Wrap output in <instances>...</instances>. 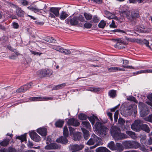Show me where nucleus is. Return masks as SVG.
<instances>
[{
    "instance_id": "nucleus-1",
    "label": "nucleus",
    "mask_w": 152,
    "mask_h": 152,
    "mask_svg": "<svg viewBox=\"0 0 152 152\" xmlns=\"http://www.w3.org/2000/svg\"><path fill=\"white\" fill-rule=\"evenodd\" d=\"M124 15L126 16L129 22L133 25L136 24V19L139 16V12L137 10H133L132 12L129 11H124L122 12Z\"/></svg>"
},
{
    "instance_id": "nucleus-2",
    "label": "nucleus",
    "mask_w": 152,
    "mask_h": 152,
    "mask_svg": "<svg viewBox=\"0 0 152 152\" xmlns=\"http://www.w3.org/2000/svg\"><path fill=\"white\" fill-rule=\"evenodd\" d=\"M94 126L96 131L101 137H103L106 135L107 128L103 124L97 122L95 124Z\"/></svg>"
},
{
    "instance_id": "nucleus-3",
    "label": "nucleus",
    "mask_w": 152,
    "mask_h": 152,
    "mask_svg": "<svg viewBox=\"0 0 152 152\" xmlns=\"http://www.w3.org/2000/svg\"><path fill=\"white\" fill-rule=\"evenodd\" d=\"M47 6L43 2H40L36 5H32L27 7V8L34 12L35 13H41V11L45 9Z\"/></svg>"
},
{
    "instance_id": "nucleus-4",
    "label": "nucleus",
    "mask_w": 152,
    "mask_h": 152,
    "mask_svg": "<svg viewBox=\"0 0 152 152\" xmlns=\"http://www.w3.org/2000/svg\"><path fill=\"white\" fill-rule=\"evenodd\" d=\"M127 112L124 115L125 117L130 115L133 112L135 115L137 113V105L135 104H132L128 106L126 109Z\"/></svg>"
},
{
    "instance_id": "nucleus-5",
    "label": "nucleus",
    "mask_w": 152,
    "mask_h": 152,
    "mask_svg": "<svg viewBox=\"0 0 152 152\" xmlns=\"http://www.w3.org/2000/svg\"><path fill=\"white\" fill-rule=\"evenodd\" d=\"M139 106L140 109V115L142 117H144L149 113L148 108L147 105H145L142 102L139 103Z\"/></svg>"
},
{
    "instance_id": "nucleus-6",
    "label": "nucleus",
    "mask_w": 152,
    "mask_h": 152,
    "mask_svg": "<svg viewBox=\"0 0 152 152\" xmlns=\"http://www.w3.org/2000/svg\"><path fill=\"white\" fill-rule=\"evenodd\" d=\"M142 121L139 119L134 121V123L131 125V129L134 131L136 132H139L140 131V128L141 124L142 123Z\"/></svg>"
},
{
    "instance_id": "nucleus-7",
    "label": "nucleus",
    "mask_w": 152,
    "mask_h": 152,
    "mask_svg": "<svg viewBox=\"0 0 152 152\" xmlns=\"http://www.w3.org/2000/svg\"><path fill=\"white\" fill-rule=\"evenodd\" d=\"M60 8L57 7H51L49 10V17L55 18V16L58 17L59 15Z\"/></svg>"
},
{
    "instance_id": "nucleus-8",
    "label": "nucleus",
    "mask_w": 152,
    "mask_h": 152,
    "mask_svg": "<svg viewBox=\"0 0 152 152\" xmlns=\"http://www.w3.org/2000/svg\"><path fill=\"white\" fill-rule=\"evenodd\" d=\"M69 150L75 152L81 150L84 148V145L82 144L71 145L69 146Z\"/></svg>"
},
{
    "instance_id": "nucleus-9",
    "label": "nucleus",
    "mask_w": 152,
    "mask_h": 152,
    "mask_svg": "<svg viewBox=\"0 0 152 152\" xmlns=\"http://www.w3.org/2000/svg\"><path fill=\"white\" fill-rule=\"evenodd\" d=\"M115 140H123L128 138V136L126 134L122 133L121 132H118L113 137Z\"/></svg>"
},
{
    "instance_id": "nucleus-10",
    "label": "nucleus",
    "mask_w": 152,
    "mask_h": 152,
    "mask_svg": "<svg viewBox=\"0 0 152 152\" xmlns=\"http://www.w3.org/2000/svg\"><path fill=\"white\" fill-rule=\"evenodd\" d=\"M10 6L11 7L16 9V12L18 17H23L24 16L25 12L20 8L17 5L13 4H11Z\"/></svg>"
},
{
    "instance_id": "nucleus-11",
    "label": "nucleus",
    "mask_w": 152,
    "mask_h": 152,
    "mask_svg": "<svg viewBox=\"0 0 152 152\" xmlns=\"http://www.w3.org/2000/svg\"><path fill=\"white\" fill-rule=\"evenodd\" d=\"M61 145H58L56 143H51L46 146L45 148L47 150H54L60 149Z\"/></svg>"
},
{
    "instance_id": "nucleus-12",
    "label": "nucleus",
    "mask_w": 152,
    "mask_h": 152,
    "mask_svg": "<svg viewBox=\"0 0 152 152\" xmlns=\"http://www.w3.org/2000/svg\"><path fill=\"white\" fill-rule=\"evenodd\" d=\"M115 40L117 42L116 45L115 46L116 48L121 49L123 48H125V47L120 46L121 45H126L127 44L126 40L124 39H115Z\"/></svg>"
},
{
    "instance_id": "nucleus-13",
    "label": "nucleus",
    "mask_w": 152,
    "mask_h": 152,
    "mask_svg": "<svg viewBox=\"0 0 152 152\" xmlns=\"http://www.w3.org/2000/svg\"><path fill=\"white\" fill-rule=\"evenodd\" d=\"M67 124L69 125L77 126L80 125V123L77 119L74 118H71L68 120L67 122Z\"/></svg>"
},
{
    "instance_id": "nucleus-14",
    "label": "nucleus",
    "mask_w": 152,
    "mask_h": 152,
    "mask_svg": "<svg viewBox=\"0 0 152 152\" xmlns=\"http://www.w3.org/2000/svg\"><path fill=\"white\" fill-rule=\"evenodd\" d=\"M30 135L31 139L35 142H39L41 140L39 136L34 132H32L30 133Z\"/></svg>"
},
{
    "instance_id": "nucleus-15",
    "label": "nucleus",
    "mask_w": 152,
    "mask_h": 152,
    "mask_svg": "<svg viewBox=\"0 0 152 152\" xmlns=\"http://www.w3.org/2000/svg\"><path fill=\"white\" fill-rule=\"evenodd\" d=\"M67 137L61 136L58 138L56 140V141L58 143H60L62 144L66 145L68 142V140L66 138Z\"/></svg>"
},
{
    "instance_id": "nucleus-16",
    "label": "nucleus",
    "mask_w": 152,
    "mask_h": 152,
    "mask_svg": "<svg viewBox=\"0 0 152 152\" xmlns=\"http://www.w3.org/2000/svg\"><path fill=\"white\" fill-rule=\"evenodd\" d=\"M94 139L96 140V144L93 146L90 147L89 149H91L95 148L97 146L102 145L103 144L101 138L98 137L97 136L94 135Z\"/></svg>"
},
{
    "instance_id": "nucleus-17",
    "label": "nucleus",
    "mask_w": 152,
    "mask_h": 152,
    "mask_svg": "<svg viewBox=\"0 0 152 152\" xmlns=\"http://www.w3.org/2000/svg\"><path fill=\"white\" fill-rule=\"evenodd\" d=\"M121 130L120 128L116 126H112L110 129V133L113 137Z\"/></svg>"
},
{
    "instance_id": "nucleus-18",
    "label": "nucleus",
    "mask_w": 152,
    "mask_h": 152,
    "mask_svg": "<svg viewBox=\"0 0 152 152\" xmlns=\"http://www.w3.org/2000/svg\"><path fill=\"white\" fill-rule=\"evenodd\" d=\"M40 72L42 75L43 77L50 76L53 74L52 71L49 69H43L41 70Z\"/></svg>"
},
{
    "instance_id": "nucleus-19",
    "label": "nucleus",
    "mask_w": 152,
    "mask_h": 152,
    "mask_svg": "<svg viewBox=\"0 0 152 152\" xmlns=\"http://www.w3.org/2000/svg\"><path fill=\"white\" fill-rule=\"evenodd\" d=\"M68 24H70L72 26H75L78 23V21L77 20L76 17H74L72 18H69L66 21Z\"/></svg>"
},
{
    "instance_id": "nucleus-20",
    "label": "nucleus",
    "mask_w": 152,
    "mask_h": 152,
    "mask_svg": "<svg viewBox=\"0 0 152 152\" xmlns=\"http://www.w3.org/2000/svg\"><path fill=\"white\" fill-rule=\"evenodd\" d=\"M134 29L135 31L139 32L145 33L149 32L146 28L144 27H141L139 25L137 26H135L134 28Z\"/></svg>"
},
{
    "instance_id": "nucleus-21",
    "label": "nucleus",
    "mask_w": 152,
    "mask_h": 152,
    "mask_svg": "<svg viewBox=\"0 0 152 152\" xmlns=\"http://www.w3.org/2000/svg\"><path fill=\"white\" fill-rule=\"evenodd\" d=\"M122 143L126 149H131L132 140L124 141Z\"/></svg>"
},
{
    "instance_id": "nucleus-22",
    "label": "nucleus",
    "mask_w": 152,
    "mask_h": 152,
    "mask_svg": "<svg viewBox=\"0 0 152 152\" xmlns=\"http://www.w3.org/2000/svg\"><path fill=\"white\" fill-rule=\"evenodd\" d=\"M37 132L43 136H45L47 134V130L46 128H40L38 129Z\"/></svg>"
},
{
    "instance_id": "nucleus-23",
    "label": "nucleus",
    "mask_w": 152,
    "mask_h": 152,
    "mask_svg": "<svg viewBox=\"0 0 152 152\" xmlns=\"http://www.w3.org/2000/svg\"><path fill=\"white\" fill-rule=\"evenodd\" d=\"M94 135L96 136L95 134H93L92 135V137L90 138L87 142L86 144L89 145H93L96 142V140L94 139Z\"/></svg>"
},
{
    "instance_id": "nucleus-24",
    "label": "nucleus",
    "mask_w": 152,
    "mask_h": 152,
    "mask_svg": "<svg viewBox=\"0 0 152 152\" xmlns=\"http://www.w3.org/2000/svg\"><path fill=\"white\" fill-rule=\"evenodd\" d=\"M124 149V146L120 143H116L115 144V150H117L119 152L122 151Z\"/></svg>"
},
{
    "instance_id": "nucleus-25",
    "label": "nucleus",
    "mask_w": 152,
    "mask_h": 152,
    "mask_svg": "<svg viewBox=\"0 0 152 152\" xmlns=\"http://www.w3.org/2000/svg\"><path fill=\"white\" fill-rule=\"evenodd\" d=\"M109 71L111 72H117L118 71H125L124 68H121L118 67H113L108 69Z\"/></svg>"
},
{
    "instance_id": "nucleus-26",
    "label": "nucleus",
    "mask_w": 152,
    "mask_h": 152,
    "mask_svg": "<svg viewBox=\"0 0 152 152\" xmlns=\"http://www.w3.org/2000/svg\"><path fill=\"white\" fill-rule=\"evenodd\" d=\"M140 146V144L135 141L132 140L131 149H137Z\"/></svg>"
},
{
    "instance_id": "nucleus-27",
    "label": "nucleus",
    "mask_w": 152,
    "mask_h": 152,
    "mask_svg": "<svg viewBox=\"0 0 152 152\" xmlns=\"http://www.w3.org/2000/svg\"><path fill=\"white\" fill-rule=\"evenodd\" d=\"M96 152H111L107 148L103 147L98 148L96 149Z\"/></svg>"
},
{
    "instance_id": "nucleus-28",
    "label": "nucleus",
    "mask_w": 152,
    "mask_h": 152,
    "mask_svg": "<svg viewBox=\"0 0 152 152\" xmlns=\"http://www.w3.org/2000/svg\"><path fill=\"white\" fill-rule=\"evenodd\" d=\"M139 42L142 44H145L147 47H148L150 49H152L151 48L149 45V42L145 39H144L142 40H139Z\"/></svg>"
},
{
    "instance_id": "nucleus-29",
    "label": "nucleus",
    "mask_w": 152,
    "mask_h": 152,
    "mask_svg": "<svg viewBox=\"0 0 152 152\" xmlns=\"http://www.w3.org/2000/svg\"><path fill=\"white\" fill-rule=\"evenodd\" d=\"M81 129L84 134V137L85 139L87 140L89 137L90 135L89 132L83 128H81Z\"/></svg>"
},
{
    "instance_id": "nucleus-30",
    "label": "nucleus",
    "mask_w": 152,
    "mask_h": 152,
    "mask_svg": "<svg viewBox=\"0 0 152 152\" xmlns=\"http://www.w3.org/2000/svg\"><path fill=\"white\" fill-rule=\"evenodd\" d=\"M143 130L147 133H149L150 132V129L148 125L146 124H141L140 130Z\"/></svg>"
},
{
    "instance_id": "nucleus-31",
    "label": "nucleus",
    "mask_w": 152,
    "mask_h": 152,
    "mask_svg": "<svg viewBox=\"0 0 152 152\" xmlns=\"http://www.w3.org/2000/svg\"><path fill=\"white\" fill-rule=\"evenodd\" d=\"M107 146L111 150H115V145L113 141L110 142L108 144Z\"/></svg>"
},
{
    "instance_id": "nucleus-32",
    "label": "nucleus",
    "mask_w": 152,
    "mask_h": 152,
    "mask_svg": "<svg viewBox=\"0 0 152 152\" xmlns=\"http://www.w3.org/2000/svg\"><path fill=\"white\" fill-rule=\"evenodd\" d=\"M64 121L63 120H58L55 123L56 126L58 127H62L64 124Z\"/></svg>"
},
{
    "instance_id": "nucleus-33",
    "label": "nucleus",
    "mask_w": 152,
    "mask_h": 152,
    "mask_svg": "<svg viewBox=\"0 0 152 152\" xmlns=\"http://www.w3.org/2000/svg\"><path fill=\"white\" fill-rule=\"evenodd\" d=\"M126 133L132 139H134L136 137L135 133L131 131H127Z\"/></svg>"
},
{
    "instance_id": "nucleus-34",
    "label": "nucleus",
    "mask_w": 152,
    "mask_h": 152,
    "mask_svg": "<svg viewBox=\"0 0 152 152\" xmlns=\"http://www.w3.org/2000/svg\"><path fill=\"white\" fill-rule=\"evenodd\" d=\"M81 137V134L80 133H76L73 134V139L75 141H78Z\"/></svg>"
},
{
    "instance_id": "nucleus-35",
    "label": "nucleus",
    "mask_w": 152,
    "mask_h": 152,
    "mask_svg": "<svg viewBox=\"0 0 152 152\" xmlns=\"http://www.w3.org/2000/svg\"><path fill=\"white\" fill-rule=\"evenodd\" d=\"M16 138L21 140V142L24 141H26V134H25L20 136H18L16 137Z\"/></svg>"
},
{
    "instance_id": "nucleus-36",
    "label": "nucleus",
    "mask_w": 152,
    "mask_h": 152,
    "mask_svg": "<svg viewBox=\"0 0 152 152\" xmlns=\"http://www.w3.org/2000/svg\"><path fill=\"white\" fill-rule=\"evenodd\" d=\"M108 94L111 98H114L116 95V91L114 90H110L108 92Z\"/></svg>"
},
{
    "instance_id": "nucleus-37",
    "label": "nucleus",
    "mask_w": 152,
    "mask_h": 152,
    "mask_svg": "<svg viewBox=\"0 0 152 152\" xmlns=\"http://www.w3.org/2000/svg\"><path fill=\"white\" fill-rule=\"evenodd\" d=\"M82 124L84 127H86L88 129H90L91 128L90 123L88 121H82Z\"/></svg>"
},
{
    "instance_id": "nucleus-38",
    "label": "nucleus",
    "mask_w": 152,
    "mask_h": 152,
    "mask_svg": "<svg viewBox=\"0 0 152 152\" xmlns=\"http://www.w3.org/2000/svg\"><path fill=\"white\" fill-rule=\"evenodd\" d=\"M68 16V15L65 12L62 11L60 13V18L61 19L63 20Z\"/></svg>"
},
{
    "instance_id": "nucleus-39",
    "label": "nucleus",
    "mask_w": 152,
    "mask_h": 152,
    "mask_svg": "<svg viewBox=\"0 0 152 152\" xmlns=\"http://www.w3.org/2000/svg\"><path fill=\"white\" fill-rule=\"evenodd\" d=\"M88 118L89 121L91 122L93 125L94 124L96 119L98 120V118L96 116H91L90 117H88Z\"/></svg>"
},
{
    "instance_id": "nucleus-40",
    "label": "nucleus",
    "mask_w": 152,
    "mask_h": 152,
    "mask_svg": "<svg viewBox=\"0 0 152 152\" xmlns=\"http://www.w3.org/2000/svg\"><path fill=\"white\" fill-rule=\"evenodd\" d=\"M32 84V83L31 82L23 86V88H24L25 91L28 90L30 88H31V86Z\"/></svg>"
},
{
    "instance_id": "nucleus-41",
    "label": "nucleus",
    "mask_w": 152,
    "mask_h": 152,
    "mask_svg": "<svg viewBox=\"0 0 152 152\" xmlns=\"http://www.w3.org/2000/svg\"><path fill=\"white\" fill-rule=\"evenodd\" d=\"M87 118V116L84 114L81 113L78 115L79 118L81 120H86Z\"/></svg>"
},
{
    "instance_id": "nucleus-42",
    "label": "nucleus",
    "mask_w": 152,
    "mask_h": 152,
    "mask_svg": "<svg viewBox=\"0 0 152 152\" xmlns=\"http://www.w3.org/2000/svg\"><path fill=\"white\" fill-rule=\"evenodd\" d=\"M106 25L105 22L103 20H101L99 23L98 26L101 28H104Z\"/></svg>"
},
{
    "instance_id": "nucleus-43",
    "label": "nucleus",
    "mask_w": 152,
    "mask_h": 152,
    "mask_svg": "<svg viewBox=\"0 0 152 152\" xmlns=\"http://www.w3.org/2000/svg\"><path fill=\"white\" fill-rule=\"evenodd\" d=\"M147 98L150 102H146L147 103L152 107V94L148 95L147 96Z\"/></svg>"
},
{
    "instance_id": "nucleus-44",
    "label": "nucleus",
    "mask_w": 152,
    "mask_h": 152,
    "mask_svg": "<svg viewBox=\"0 0 152 152\" xmlns=\"http://www.w3.org/2000/svg\"><path fill=\"white\" fill-rule=\"evenodd\" d=\"M64 135L66 137H68L69 135V132L67 127L65 126L64 128L63 131Z\"/></svg>"
},
{
    "instance_id": "nucleus-45",
    "label": "nucleus",
    "mask_w": 152,
    "mask_h": 152,
    "mask_svg": "<svg viewBox=\"0 0 152 152\" xmlns=\"http://www.w3.org/2000/svg\"><path fill=\"white\" fill-rule=\"evenodd\" d=\"M9 140H5L0 143L1 145L3 146H7L9 144Z\"/></svg>"
},
{
    "instance_id": "nucleus-46",
    "label": "nucleus",
    "mask_w": 152,
    "mask_h": 152,
    "mask_svg": "<svg viewBox=\"0 0 152 152\" xmlns=\"http://www.w3.org/2000/svg\"><path fill=\"white\" fill-rule=\"evenodd\" d=\"M125 122V121L122 118H119L118 120V123L120 126H123Z\"/></svg>"
},
{
    "instance_id": "nucleus-47",
    "label": "nucleus",
    "mask_w": 152,
    "mask_h": 152,
    "mask_svg": "<svg viewBox=\"0 0 152 152\" xmlns=\"http://www.w3.org/2000/svg\"><path fill=\"white\" fill-rule=\"evenodd\" d=\"M84 15L86 19L88 20H91L92 18V15L89 14H88L86 13H84Z\"/></svg>"
},
{
    "instance_id": "nucleus-48",
    "label": "nucleus",
    "mask_w": 152,
    "mask_h": 152,
    "mask_svg": "<svg viewBox=\"0 0 152 152\" xmlns=\"http://www.w3.org/2000/svg\"><path fill=\"white\" fill-rule=\"evenodd\" d=\"M62 53H63L66 55H69L71 53V52L69 50L63 49Z\"/></svg>"
},
{
    "instance_id": "nucleus-49",
    "label": "nucleus",
    "mask_w": 152,
    "mask_h": 152,
    "mask_svg": "<svg viewBox=\"0 0 152 152\" xmlns=\"http://www.w3.org/2000/svg\"><path fill=\"white\" fill-rule=\"evenodd\" d=\"M127 99L128 100L133 101L136 103L138 102L135 98L132 96H129L127 98Z\"/></svg>"
},
{
    "instance_id": "nucleus-50",
    "label": "nucleus",
    "mask_w": 152,
    "mask_h": 152,
    "mask_svg": "<svg viewBox=\"0 0 152 152\" xmlns=\"http://www.w3.org/2000/svg\"><path fill=\"white\" fill-rule=\"evenodd\" d=\"M118 111L117 110L115 113L114 117V120L115 122H116L117 121V119L118 118Z\"/></svg>"
},
{
    "instance_id": "nucleus-51",
    "label": "nucleus",
    "mask_w": 152,
    "mask_h": 152,
    "mask_svg": "<svg viewBox=\"0 0 152 152\" xmlns=\"http://www.w3.org/2000/svg\"><path fill=\"white\" fill-rule=\"evenodd\" d=\"M141 73H152V69H145L140 71Z\"/></svg>"
},
{
    "instance_id": "nucleus-52",
    "label": "nucleus",
    "mask_w": 152,
    "mask_h": 152,
    "mask_svg": "<svg viewBox=\"0 0 152 152\" xmlns=\"http://www.w3.org/2000/svg\"><path fill=\"white\" fill-rule=\"evenodd\" d=\"M84 26L86 28H89L91 27L92 24L89 23H86L84 24Z\"/></svg>"
},
{
    "instance_id": "nucleus-53",
    "label": "nucleus",
    "mask_w": 152,
    "mask_h": 152,
    "mask_svg": "<svg viewBox=\"0 0 152 152\" xmlns=\"http://www.w3.org/2000/svg\"><path fill=\"white\" fill-rule=\"evenodd\" d=\"M42 99V97H32L29 98V99L33 101H37L38 100H40Z\"/></svg>"
},
{
    "instance_id": "nucleus-54",
    "label": "nucleus",
    "mask_w": 152,
    "mask_h": 152,
    "mask_svg": "<svg viewBox=\"0 0 152 152\" xmlns=\"http://www.w3.org/2000/svg\"><path fill=\"white\" fill-rule=\"evenodd\" d=\"M24 92L25 91L23 86H21L20 88L17 89L16 91V92L18 93H21Z\"/></svg>"
},
{
    "instance_id": "nucleus-55",
    "label": "nucleus",
    "mask_w": 152,
    "mask_h": 152,
    "mask_svg": "<svg viewBox=\"0 0 152 152\" xmlns=\"http://www.w3.org/2000/svg\"><path fill=\"white\" fill-rule=\"evenodd\" d=\"M99 21V18H97L96 16H94L93 18L92 21L94 23H97Z\"/></svg>"
},
{
    "instance_id": "nucleus-56",
    "label": "nucleus",
    "mask_w": 152,
    "mask_h": 152,
    "mask_svg": "<svg viewBox=\"0 0 152 152\" xmlns=\"http://www.w3.org/2000/svg\"><path fill=\"white\" fill-rule=\"evenodd\" d=\"M76 18L78 21L79 20L80 22H83L84 21V18L82 15H80L78 17H77Z\"/></svg>"
},
{
    "instance_id": "nucleus-57",
    "label": "nucleus",
    "mask_w": 152,
    "mask_h": 152,
    "mask_svg": "<svg viewBox=\"0 0 152 152\" xmlns=\"http://www.w3.org/2000/svg\"><path fill=\"white\" fill-rule=\"evenodd\" d=\"M20 3L23 6H26L28 5V2L25 0H22L20 1Z\"/></svg>"
},
{
    "instance_id": "nucleus-58",
    "label": "nucleus",
    "mask_w": 152,
    "mask_h": 152,
    "mask_svg": "<svg viewBox=\"0 0 152 152\" xmlns=\"http://www.w3.org/2000/svg\"><path fill=\"white\" fill-rule=\"evenodd\" d=\"M94 92H99L102 91L103 89L100 88H94Z\"/></svg>"
},
{
    "instance_id": "nucleus-59",
    "label": "nucleus",
    "mask_w": 152,
    "mask_h": 152,
    "mask_svg": "<svg viewBox=\"0 0 152 152\" xmlns=\"http://www.w3.org/2000/svg\"><path fill=\"white\" fill-rule=\"evenodd\" d=\"M111 32H119L120 33H125V32L124 31L121 30H119V29H115L113 31H110Z\"/></svg>"
},
{
    "instance_id": "nucleus-60",
    "label": "nucleus",
    "mask_w": 152,
    "mask_h": 152,
    "mask_svg": "<svg viewBox=\"0 0 152 152\" xmlns=\"http://www.w3.org/2000/svg\"><path fill=\"white\" fill-rule=\"evenodd\" d=\"M110 28H116V26L115 24V21L113 20H112V23L110 25Z\"/></svg>"
},
{
    "instance_id": "nucleus-61",
    "label": "nucleus",
    "mask_w": 152,
    "mask_h": 152,
    "mask_svg": "<svg viewBox=\"0 0 152 152\" xmlns=\"http://www.w3.org/2000/svg\"><path fill=\"white\" fill-rule=\"evenodd\" d=\"M107 17L108 19H113L114 18V15H112L111 13H108V15L107 16Z\"/></svg>"
},
{
    "instance_id": "nucleus-62",
    "label": "nucleus",
    "mask_w": 152,
    "mask_h": 152,
    "mask_svg": "<svg viewBox=\"0 0 152 152\" xmlns=\"http://www.w3.org/2000/svg\"><path fill=\"white\" fill-rule=\"evenodd\" d=\"M139 148L143 151L145 152L146 151V149L145 148V146L143 145H141L140 144V146L139 147Z\"/></svg>"
},
{
    "instance_id": "nucleus-63",
    "label": "nucleus",
    "mask_w": 152,
    "mask_h": 152,
    "mask_svg": "<svg viewBox=\"0 0 152 152\" xmlns=\"http://www.w3.org/2000/svg\"><path fill=\"white\" fill-rule=\"evenodd\" d=\"M69 130L70 134H74V131H75L74 129L73 128H72V127H71V126L69 127Z\"/></svg>"
},
{
    "instance_id": "nucleus-64",
    "label": "nucleus",
    "mask_w": 152,
    "mask_h": 152,
    "mask_svg": "<svg viewBox=\"0 0 152 152\" xmlns=\"http://www.w3.org/2000/svg\"><path fill=\"white\" fill-rule=\"evenodd\" d=\"M8 152H16L15 150L13 148L10 147L8 149Z\"/></svg>"
}]
</instances>
